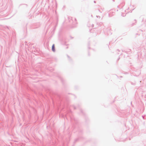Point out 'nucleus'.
<instances>
[{
  "mask_svg": "<svg viewBox=\"0 0 146 146\" xmlns=\"http://www.w3.org/2000/svg\"><path fill=\"white\" fill-rule=\"evenodd\" d=\"M52 50L53 52H55V47L54 44L52 45Z\"/></svg>",
  "mask_w": 146,
  "mask_h": 146,
  "instance_id": "obj_1",
  "label": "nucleus"
},
{
  "mask_svg": "<svg viewBox=\"0 0 146 146\" xmlns=\"http://www.w3.org/2000/svg\"><path fill=\"white\" fill-rule=\"evenodd\" d=\"M134 21H135V22L133 23L132 24V25H131V26H133V25H135V23H136V21L135 19L134 20Z\"/></svg>",
  "mask_w": 146,
  "mask_h": 146,
  "instance_id": "obj_2",
  "label": "nucleus"
},
{
  "mask_svg": "<svg viewBox=\"0 0 146 146\" xmlns=\"http://www.w3.org/2000/svg\"><path fill=\"white\" fill-rule=\"evenodd\" d=\"M60 80H61V81L62 82H63V79L62 78H60Z\"/></svg>",
  "mask_w": 146,
  "mask_h": 146,
  "instance_id": "obj_3",
  "label": "nucleus"
},
{
  "mask_svg": "<svg viewBox=\"0 0 146 146\" xmlns=\"http://www.w3.org/2000/svg\"><path fill=\"white\" fill-rule=\"evenodd\" d=\"M78 140V139H76L75 140L74 143H75Z\"/></svg>",
  "mask_w": 146,
  "mask_h": 146,
  "instance_id": "obj_4",
  "label": "nucleus"
},
{
  "mask_svg": "<svg viewBox=\"0 0 146 146\" xmlns=\"http://www.w3.org/2000/svg\"><path fill=\"white\" fill-rule=\"evenodd\" d=\"M131 84H133V85H135V83H131Z\"/></svg>",
  "mask_w": 146,
  "mask_h": 146,
  "instance_id": "obj_5",
  "label": "nucleus"
},
{
  "mask_svg": "<svg viewBox=\"0 0 146 146\" xmlns=\"http://www.w3.org/2000/svg\"><path fill=\"white\" fill-rule=\"evenodd\" d=\"M74 109H76V108L75 107V106H74Z\"/></svg>",
  "mask_w": 146,
  "mask_h": 146,
  "instance_id": "obj_6",
  "label": "nucleus"
},
{
  "mask_svg": "<svg viewBox=\"0 0 146 146\" xmlns=\"http://www.w3.org/2000/svg\"><path fill=\"white\" fill-rule=\"evenodd\" d=\"M26 6V7H27V4H24Z\"/></svg>",
  "mask_w": 146,
  "mask_h": 146,
  "instance_id": "obj_7",
  "label": "nucleus"
},
{
  "mask_svg": "<svg viewBox=\"0 0 146 146\" xmlns=\"http://www.w3.org/2000/svg\"><path fill=\"white\" fill-rule=\"evenodd\" d=\"M142 117H143V119H144V117L143 116H142Z\"/></svg>",
  "mask_w": 146,
  "mask_h": 146,
  "instance_id": "obj_8",
  "label": "nucleus"
},
{
  "mask_svg": "<svg viewBox=\"0 0 146 146\" xmlns=\"http://www.w3.org/2000/svg\"><path fill=\"white\" fill-rule=\"evenodd\" d=\"M94 2L95 3H96V1H94Z\"/></svg>",
  "mask_w": 146,
  "mask_h": 146,
  "instance_id": "obj_9",
  "label": "nucleus"
},
{
  "mask_svg": "<svg viewBox=\"0 0 146 146\" xmlns=\"http://www.w3.org/2000/svg\"><path fill=\"white\" fill-rule=\"evenodd\" d=\"M117 51H119V52L120 51V50H118V49H117Z\"/></svg>",
  "mask_w": 146,
  "mask_h": 146,
  "instance_id": "obj_10",
  "label": "nucleus"
},
{
  "mask_svg": "<svg viewBox=\"0 0 146 146\" xmlns=\"http://www.w3.org/2000/svg\"><path fill=\"white\" fill-rule=\"evenodd\" d=\"M68 58H69L70 57L69 56H68Z\"/></svg>",
  "mask_w": 146,
  "mask_h": 146,
  "instance_id": "obj_11",
  "label": "nucleus"
},
{
  "mask_svg": "<svg viewBox=\"0 0 146 146\" xmlns=\"http://www.w3.org/2000/svg\"><path fill=\"white\" fill-rule=\"evenodd\" d=\"M145 98H146V95H145Z\"/></svg>",
  "mask_w": 146,
  "mask_h": 146,
  "instance_id": "obj_12",
  "label": "nucleus"
},
{
  "mask_svg": "<svg viewBox=\"0 0 146 146\" xmlns=\"http://www.w3.org/2000/svg\"><path fill=\"white\" fill-rule=\"evenodd\" d=\"M113 1H114V0H113Z\"/></svg>",
  "mask_w": 146,
  "mask_h": 146,
  "instance_id": "obj_13",
  "label": "nucleus"
}]
</instances>
